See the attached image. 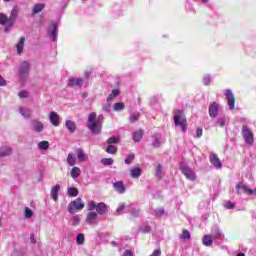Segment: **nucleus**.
Wrapping results in <instances>:
<instances>
[{
    "mask_svg": "<svg viewBox=\"0 0 256 256\" xmlns=\"http://www.w3.org/2000/svg\"><path fill=\"white\" fill-rule=\"evenodd\" d=\"M97 217H98V214L97 212H93V211H90L88 212L87 216H86V223L88 225H93L95 223H97Z\"/></svg>",
    "mask_w": 256,
    "mask_h": 256,
    "instance_id": "4468645a",
    "label": "nucleus"
},
{
    "mask_svg": "<svg viewBox=\"0 0 256 256\" xmlns=\"http://www.w3.org/2000/svg\"><path fill=\"white\" fill-rule=\"evenodd\" d=\"M180 239H182V241H189V239H191V233L189 232V230L183 229Z\"/></svg>",
    "mask_w": 256,
    "mask_h": 256,
    "instance_id": "2f4dec72",
    "label": "nucleus"
},
{
    "mask_svg": "<svg viewBox=\"0 0 256 256\" xmlns=\"http://www.w3.org/2000/svg\"><path fill=\"white\" fill-rule=\"evenodd\" d=\"M156 177H161V164L156 166Z\"/></svg>",
    "mask_w": 256,
    "mask_h": 256,
    "instance_id": "5fc2aeb1",
    "label": "nucleus"
},
{
    "mask_svg": "<svg viewBox=\"0 0 256 256\" xmlns=\"http://www.w3.org/2000/svg\"><path fill=\"white\" fill-rule=\"evenodd\" d=\"M224 95L228 101L229 110L233 111V109H235V96L233 95V91L226 89Z\"/></svg>",
    "mask_w": 256,
    "mask_h": 256,
    "instance_id": "6e6552de",
    "label": "nucleus"
},
{
    "mask_svg": "<svg viewBox=\"0 0 256 256\" xmlns=\"http://www.w3.org/2000/svg\"><path fill=\"white\" fill-rule=\"evenodd\" d=\"M90 211H93V209H96L97 215H105L109 213V209L107 208V204L100 202L96 203L95 201H91L89 203Z\"/></svg>",
    "mask_w": 256,
    "mask_h": 256,
    "instance_id": "7ed1b4c3",
    "label": "nucleus"
},
{
    "mask_svg": "<svg viewBox=\"0 0 256 256\" xmlns=\"http://www.w3.org/2000/svg\"><path fill=\"white\" fill-rule=\"evenodd\" d=\"M112 109L113 111H123L125 109V103L123 102H118V103H115L113 106H112Z\"/></svg>",
    "mask_w": 256,
    "mask_h": 256,
    "instance_id": "473e14b6",
    "label": "nucleus"
},
{
    "mask_svg": "<svg viewBox=\"0 0 256 256\" xmlns=\"http://www.w3.org/2000/svg\"><path fill=\"white\" fill-rule=\"evenodd\" d=\"M208 113L211 117V119H215L217 115H219V103L212 102L209 106Z\"/></svg>",
    "mask_w": 256,
    "mask_h": 256,
    "instance_id": "9d476101",
    "label": "nucleus"
},
{
    "mask_svg": "<svg viewBox=\"0 0 256 256\" xmlns=\"http://www.w3.org/2000/svg\"><path fill=\"white\" fill-rule=\"evenodd\" d=\"M139 114H134L130 116V123H136V121H139Z\"/></svg>",
    "mask_w": 256,
    "mask_h": 256,
    "instance_id": "a18cd8bd",
    "label": "nucleus"
},
{
    "mask_svg": "<svg viewBox=\"0 0 256 256\" xmlns=\"http://www.w3.org/2000/svg\"><path fill=\"white\" fill-rule=\"evenodd\" d=\"M49 119L54 127H59V125H61V117L57 112H50Z\"/></svg>",
    "mask_w": 256,
    "mask_h": 256,
    "instance_id": "f8f14e48",
    "label": "nucleus"
},
{
    "mask_svg": "<svg viewBox=\"0 0 256 256\" xmlns=\"http://www.w3.org/2000/svg\"><path fill=\"white\" fill-rule=\"evenodd\" d=\"M130 175L133 179H139L141 177V168L134 167L130 170Z\"/></svg>",
    "mask_w": 256,
    "mask_h": 256,
    "instance_id": "4be33fe9",
    "label": "nucleus"
},
{
    "mask_svg": "<svg viewBox=\"0 0 256 256\" xmlns=\"http://www.w3.org/2000/svg\"><path fill=\"white\" fill-rule=\"evenodd\" d=\"M84 84L85 81L83 80V78L72 77L69 79L68 87H83Z\"/></svg>",
    "mask_w": 256,
    "mask_h": 256,
    "instance_id": "ddd939ff",
    "label": "nucleus"
},
{
    "mask_svg": "<svg viewBox=\"0 0 256 256\" xmlns=\"http://www.w3.org/2000/svg\"><path fill=\"white\" fill-rule=\"evenodd\" d=\"M174 123L176 127H181L183 133L187 131V118H185L183 110L174 111Z\"/></svg>",
    "mask_w": 256,
    "mask_h": 256,
    "instance_id": "f03ea898",
    "label": "nucleus"
},
{
    "mask_svg": "<svg viewBox=\"0 0 256 256\" xmlns=\"http://www.w3.org/2000/svg\"><path fill=\"white\" fill-rule=\"evenodd\" d=\"M108 145H113L116 143H119V137L117 136H111L108 140H107Z\"/></svg>",
    "mask_w": 256,
    "mask_h": 256,
    "instance_id": "a19ab883",
    "label": "nucleus"
},
{
    "mask_svg": "<svg viewBox=\"0 0 256 256\" xmlns=\"http://www.w3.org/2000/svg\"><path fill=\"white\" fill-rule=\"evenodd\" d=\"M134 217H139V211H136V212L134 213Z\"/></svg>",
    "mask_w": 256,
    "mask_h": 256,
    "instance_id": "0e129e2a",
    "label": "nucleus"
},
{
    "mask_svg": "<svg viewBox=\"0 0 256 256\" xmlns=\"http://www.w3.org/2000/svg\"><path fill=\"white\" fill-rule=\"evenodd\" d=\"M202 136H203V129L197 128L196 129V137L199 139Z\"/></svg>",
    "mask_w": 256,
    "mask_h": 256,
    "instance_id": "864d4df0",
    "label": "nucleus"
},
{
    "mask_svg": "<svg viewBox=\"0 0 256 256\" xmlns=\"http://www.w3.org/2000/svg\"><path fill=\"white\" fill-rule=\"evenodd\" d=\"M76 155H77V159L83 163V161L87 160V154H85V152L81 149H77L76 150Z\"/></svg>",
    "mask_w": 256,
    "mask_h": 256,
    "instance_id": "b1692460",
    "label": "nucleus"
},
{
    "mask_svg": "<svg viewBox=\"0 0 256 256\" xmlns=\"http://www.w3.org/2000/svg\"><path fill=\"white\" fill-rule=\"evenodd\" d=\"M103 111L109 112L111 111V106H106L103 108Z\"/></svg>",
    "mask_w": 256,
    "mask_h": 256,
    "instance_id": "052dcab7",
    "label": "nucleus"
},
{
    "mask_svg": "<svg viewBox=\"0 0 256 256\" xmlns=\"http://www.w3.org/2000/svg\"><path fill=\"white\" fill-rule=\"evenodd\" d=\"M25 46V37H21L18 44L16 45L17 53H23V47Z\"/></svg>",
    "mask_w": 256,
    "mask_h": 256,
    "instance_id": "c85d7f7f",
    "label": "nucleus"
},
{
    "mask_svg": "<svg viewBox=\"0 0 256 256\" xmlns=\"http://www.w3.org/2000/svg\"><path fill=\"white\" fill-rule=\"evenodd\" d=\"M0 25H4V30L9 31V29L15 25V22L10 18V16L8 17L6 14L0 13Z\"/></svg>",
    "mask_w": 256,
    "mask_h": 256,
    "instance_id": "0eeeda50",
    "label": "nucleus"
},
{
    "mask_svg": "<svg viewBox=\"0 0 256 256\" xmlns=\"http://www.w3.org/2000/svg\"><path fill=\"white\" fill-rule=\"evenodd\" d=\"M67 163L70 167H75V164L77 163V158L72 153H69L67 156Z\"/></svg>",
    "mask_w": 256,
    "mask_h": 256,
    "instance_id": "bb28decb",
    "label": "nucleus"
},
{
    "mask_svg": "<svg viewBox=\"0 0 256 256\" xmlns=\"http://www.w3.org/2000/svg\"><path fill=\"white\" fill-rule=\"evenodd\" d=\"M227 124V118H225V116H220L217 120H216V125H219V127H223L224 125Z\"/></svg>",
    "mask_w": 256,
    "mask_h": 256,
    "instance_id": "c9c22d12",
    "label": "nucleus"
},
{
    "mask_svg": "<svg viewBox=\"0 0 256 256\" xmlns=\"http://www.w3.org/2000/svg\"><path fill=\"white\" fill-rule=\"evenodd\" d=\"M122 256H133V251L125 250Z\"/></svg>",
    "mask_w": 256,
    "mask_h": 256,
    "instance_id": "4d7b16f0",
    "label": "nucleus"
},
{
    "mask_svg": "<svg viewBox=\"0 0 256 256\" xmlns=\"http://www.w3.org/2000/svg\"><path fill=\"white\" fill-rule=\"evenodd\" d=\"M85 208V203H83V200L81 198H77L76 200L72 201L68 205V213L73 215L75 211H81V209Z\"/></svg>",
    "mask_w": 256,
    "mask_h": 256,
    "instance_id": "423d86ee",
    "label": "nucleus"
},
{
    "mask_svg": "<svg viewBox=\"0 0 256 256\" xmlns=\"http://www.w3.org/2000/svg\"><path fill=\"white\" fill-rule=\"evenodd\" d=\"M113 187L117 193H125V184H123V181L115 182Z\"/></svg>",
    "mask_w": 256,
    "mask_h": 256,
    "instance_id": "aec40b11",
    "label": "nucleus"
},
{
    "mask_svg": "<svg viewBox=\"0 0 256 256\" xmlns=\"http://www.w3.org/2000/svg\"><path fill=\"white\" fill-rule=\"evenodd\" d=\"M38 148L42 151H47L49 149V142L48 141H41L38 143Z\"/></svg>",
    "mask_w": 256,
    "mask_h": 256,
    "instance_id": "e433bc0d",
    "label": "nucleus"
},
{
    "mask_svg": "<svg viewBox=\"0 0 256 256\" xmlns=\"http://www.w3.org/2000/svg\"><path fill=\"white\" fill-rule=\"evenodd\" d=\"M224 207H226V209H233L235 207V203H233V202H226L224 204Z\"/></svg>",
    "mask_w": 256,
    "mask_h": 256,
    "instance_id": "603ef678",
    "label": "nucleus"
},
{
    "mask_svg": "<svg viewBox=\"0 0 256 256\" xmlns=\"http://www.w3.org/2000/svg\"><path fill=\"white\" fill-rule=\"evenodd\" d=\"M180 171L189 181H197V174L189 166L181 164Z\"/></svg>",
    "mask_w": 256,
    "mask_h": 256,
    "instance_id": "39448f33",
    "label": "nucleus"
},
{
    "mask_svg": "<svg viewBox=\"0 0 256 256\" xmlns=\"http://www.w3.org/2000/svg\"><path fill=\"white\" fill-rule=\"evenodd\" d=\"M45 9V4H34L33 6V15H38V13H41Z\"/></svg>",
    "mask_w": 256,
    "mask_h": 256,
    "instance_id": "cd10ccee",
    "label": "nucleus"
},
{
    "mask_svg": "<svg viewBox=\"0 0 256 256\" xmlns=\"http://www.w3.org/2000/svg\"><path fill=\"white\" fill-rule=\"evenodd\" d=\"M101 163H102V165H104V167H107L109 165H113L114 160H113V158H102Z\"/></svg>",
    "mask_w": 256,
    "mask_h": 256,
    "instance_id": "4c0bfd02",
    "label": "nucleus"
},
{
    "mask_svg": "<svg viewBox=\"0 0 256 256\" xmlns=\"http://www.w3.org/2000/svg\"><path fill=\"white\" fill-rule=\"evenodd\" d=\"M213 236L211 234H206L202 238V243L205 245V247H211L213 245Z\"/></svg>",
    "mask_w": 256,
    "mask_h": 256,
    "instance_id": "6ab92c4d",
    "label": "nucleus"
},
{
    "mask_svg": "<svg viewBox=\"0 0 256 256\" xmlns=\"http://www.w3.org/2000/svg\"><path fill=\"white\" fill-rule=\"evenodd\" d=\"M31 241L33 244L37 243V240H35V236L34 235H31Z\"/></svg>",
    "mask_w": 256,
    "mask_h": 256,
    "instance_id": "680f3d73",
    "label": "nucleus"
},
{
    "mask_svg": "<svg viewBox=\"0 0 256 256\" xmlns=\"http://www.w3.org/2000/svg\"><path fill=\"white\" fill-rule=\"evenodd\" d=\"M32 217H33V210H31V208H26L25 209V218L31 219Z\"/></svg>",
    "mask_w": 256,
    "mask_h": 256,
    "instance_id": "c03bdc74",
    "label": "nucleus"
},
{
    "mask_svg": "<svg viewBox=\"0 0 256 256\" xmlns=\"http://www.w3.org/2000/svg\"><path fill=\"white\" fill-rule=\"evenodd\" d=\"M79 175H81V169L79 167L75 166L70 170V177H72V179H77Z\"/></svg>",
    "mask_w": 256,
    "mask_h": 256,
    "instance_id": "393cba45",
    "label": "nucleus"
},
{
    "mask_svg": "<svg viewBox=\"0 0 256 256\" xmlns=\"http://www.w3.org/2000/svg\"><path fill=\"white\" fill-rule=\"evenodd\" d=\"M68 195L69 197H77L79 195V189L72 187L68 189Z\"/></svg>",
    "mask_w": 256,
    "mask_h": 256,
    "instance_id": "72a5a7b5",
    "label": "nucleus"
},
{
    "mask_svg": "<svg viewBox=\"0 0 256 256\" xmlns=\"http://www.w3.org/2000/svg\"><path fill=\"white\" fill-rule=\"evenodd\" d=\"M163 213H165V211H164V210H161V215H163Z\"/></svg>",
    "mask_w": 256,
    "mask_h": 256,
    "instance_id": "774afa93",
    "label": "nucleus"
},
{
    "mask_svg": "<svg viewBox=\"0 0 256 256\" xmlns=\"http://www.w3.org/2000/svg\"><path fill=\"white\" fill-rule=\"evenodd\" d=\"M65 126H66V129H68V131H70V133H75V131L77 130V125L75 124V122H73L71 120H67L65 122Z\"/></svg>",
    "mask_w": 256,
    "mask_h": 256,
    "instance_id": "412c9836",
    "label": "nucleus"
},
{
    "mask_svg": "<svg viewBox=\"0 0 256 256\" xmlns=\"http://www.w3.org/2000/svg\"><path fill=\"white\" fill-rule=\"evenodd\" d=\"M92 73H93V69L86 70L84 72V75H85L86 79H89V77H91Z\"/></svg>",
    "mask_w": 256,
    "mask_h": 256,
    "instance_id": "6e6d98bb",
    "label": "nucleus"
},
{
    "mask_svg": "<svg viewBox=\"0 0 256 256\" xmlns=\"http://www.w3.org/2000/svg\"><path fill=\"white\" fill-rule=\"evenodd\" d=\"M250 195H256V188L254 190H252Z\"/></svg>",
    "mask_w": 256,
    "mask_h": 256,
    "instance_id": "e2e57ef3",
    "label": "nucleus"
},
{
    "mask_svg": "<svg viewBox=\"0 0 256 256\" xmlns=\"http://www.w3.org/2000/svg\"><path fill=\"white\" fill-rule=\"evenodd\" d=\"M119 89H114L112 90L111 94H109V96L107 97V102L111 103V101H113V99H115V97H119Z\"/></svg>",
    "mask_w": 256,
    "mask_h": 256,
    "instance_id": "c756f323",
    "label": "nucleus"
},
{
    "mask_svg": "<svg viewBox=\"0 0 256 256\" xmlns=\"http://www.w3.org/2000/svg\"><path fill=\"white\" fill-rule=\"evenodd\" d=\"M29 67H31V64H29V62L23 61L21 63L20 68H19V75H20L21 79L27 77V75L29 74Z\"/></svg>",
    "mask_w": 256,
    "mask_h": 256,
    "instance_id": "1a4fd4ad",
    "label": "nucleus"
},
{
    "mask_svg": "<svg viewBox=\"0 0 256 256\" xmlns=\"http://www.w3.org/2000/svg\"><path fill=\"white\" fill-rule=\"evenodd\" d=\"M18 95H19L20 99H25V98L29 97V93H27V91H25V90L20 91Z\"/></svg>",
    "mask_w": 256,
    "mask_h": 256,
    "instance_id": "09e8293b",
    "label": "nucleus"
},
{
    "mask_svg": "<svg viewBox=\"0 0 256 256\" xmlns=\"http://www.w3.org/2000/svg\"><path fill=\"white\" fill-rule=\"evenodd\" d=\"M50 35L54 41L57 39V28L56 27L53 28Z\"/></svg>",
    "mask_w": 256,
    "mask_h": 256,
    "instance_id": "8fccbe9b",
    "label": "nucleus"
},
{
    "mask_svg": "<svg viewBox=\"0 0 256 256\" xmlns=\"http://www.w3.org/2000/svg\"><path fill=\"white\" fill-rule=\"evenodd\" d=\"M12 151L9 147H4L0 149V157H9L11 155Z\"/></svg>",
    "mask_w": 256,
    "mask_h": 256,
    "instance_id": "7c9ffc66",
    "label": "nucleus"
},
{
    "mask_svg": "<svg viewBox=\"0 0 256 256\" xmlns=\"http://www.w3.org/2000/svg\"><path fill=\"white\" fill-rule=\"evenodd\" d=\"M18 16H19V6H14L12 8V11H11V14H10V18H11L12 22L15 23Z\"/></svg>",
    "mask_w": 256,
    "mask_h": 256,
    "instance_id": "a878e982",
    "label": "nucleus"
},
{
    "mask_svg": "<svg viewBox=\"0 0 256 256\" xmlns=\"http://www.w3.org/2000/svg\"><path fill=\"white\" fill-rule=\"evenodd\" d=\"M202 3H209V0H202Z\"/></svg>",
    "mask_w": 256,
    "mask_h": 256,
    "instance_id": "338daca9",
    "label": "nucleus"
},
{
    "mask_svg": "<svg viewBox=\"0 0 256 256\" xmlns=\"http://www.w3.org/2000/svg\"><path fill=\"white\" fill-rule=\"evenodd\" d=\"M134 159H135V154H129L124 160V163H126V165H131Z\"/></svg>",
    "mask_w": 256,
    "mask_h": 256,
    "instance_id": "79ce46f5",
    "label": "nucleus"
},
{
    "mask_svg": "<svg viewBox=\"0 0 256 256\" xmlns=\"http://www.w3.org/2000/svg\"><path fill=\"white\" fill-rule=\"evenodd\" d=\"M76 242L78 245H83V243H85V236L83 234H78L76 237Z\"/></svg>",
    "mask_w": 256,
    "mask_h": 256,
    "instance_id": "37998d69",
    "label": "nucleus"
},
{
    "mask_svg": "<svg viewBox=\"0 0 256 256\" xmlns=\"http://www.w3.org/2000/svg\"><path fill=\"white\" fill-rule=\"evenodd\" d=\"M243 191L244 193H247V195H251V193H253V189H250L249 187H247V185L243 184V183H238L236 185V191L238 194H240V191Z\"/></svg>",
    "mask_w": 256,
    "mask_h": 256,
    "instance_id": "2eb2a0df",
    "label": "nucleus"
},
{
    "mask_svg": "<svg viewBox=\"0 0 256 256\" xmlns=\"http://www.w3.org/2000/svg\"><path fill=\"white\" fill-rule=\"evenodd\" d=\"M159 137L157 135H153L152 136V147H154L155 149L159 148Z\"/></svg>",
    "mask_w": 256,
    "mask_h": 256,
    "instance_id": "ea45409f",
    "label": "nucleus"
},
{
    "mask_svg": "<svg viewBox=\"0 0 256 256\" xmlns=\"http://www.w3.org/2000/svg\"><path fill=\"white\" fill-rule=\"evenodd\" d=\"M242 137H243L246 145H249L250 147H251V145H253V143H255V138L253 136V132L251 131V129H249V126H247V125L242 126Z\"/></svg>",
    "mask_w": 256,
    "mask_h": 256,
    "instance_id": "20e7f679",
    "label": "nucleus"
},
{
    "mask_svg": "<svg viewBox=\"0 0 256 256\" xmlns=\"http://www.w3.org/2000/svg\"><path fill=\"white\" fill-rule=\"evenodd\" d=\"M132 139L134 143H139L143 139V129H139L133 132Z\"/></svg>",
    "mask_w": 256,
    "mask_h": 256,
    "instance_id": "a211bd4d",
    "label": "nucleus"
},
{
    "mask_svg": "<svg viewBox=\"0 0 256 256\" xmlns=\"http://www.w3.org/2000/svg\"><path fill=\"white\" fill-rule=\"evenodd\" d=\"M20 113L22 117H25V119H29V117H31V110L29 109L20 108Z\"/></svg>",
    "mask_w": 256,
    "mask_h": 256,
    "instance_id": "f704fd0d",
    "label": "nucleus"
},
{
    "mask_svg": "<svg viewBox=\"0 0 256 256\" xmlns=\"http://www.w3.org/2000/svg\"><path fill=\"white\" fill-rule=\"evenodd\" d=\"M104 121L105 117L103 115L97 116L96 112L88 114L87 127L89 131H91L92 135H101Z\"/></svg>",
    "mask_w": 256,
    "mask_h": 256,
    "instance_id": "f257e3e1",
    "label": "nucleus"
},
{
    "mask_svg": "<svg viewBox=\"0 0 256 256\" xmlns=\"http://www.w3.org/2000/svg\"><path fill=\"white\" fill-rule=\"evenodd\" d=\"M210 163L215 169H221L223 167V162H221V159L215 153L210 154Z\"/></svg>",
    "mask_w": 256,
    "mask_h": 256,
    "instance_id": "9b49d317",
    "label": "nucleus"
},
{
    "mask_svg": "<svg viewBox=\"0 0 256 256\" xmlns=\"http://www.w3.org/2000/svg\"><path fill=\"white\" fill-rule=\"evenodd\" d=\"M237 256H245V253H239Z\"/></svg>",
    "mask_w": 256,
    "mask_h": 256,
    "instance_id": "69168bd1",
    "label": "nucleus"
},
{
    "mask_svg": "<svg viewBox=\"0 0 256 256\" xmlns=\"http://www.w3.org/2000/svg\"><path fill=\"white\" fill-rule=\"evenodd\" d=\"M125 207H126L125 203H121V204L118 206V208L116 209L117 213H122V211L125 210Z\"/></svg>",
    "mask_w": 256,
    "mask_h": 256,
    "instance_id": "3c124183",
    "label": "nucleus"
},
{
    "mask_svg": "<svg viewBox=\"0 0 256 256\" xmlns=\"http://www.w3.org/2000/svg\"><path fill=\"white\" fill-rule=\"evenodd\" d=\"M32 124H33L34 130H36L37 133H41V131H43V129H45V126L40 121L33 120Z\"/></svg>",
    "mask_w": 256,
    "mask_h": 256,
    "instance_id": "5701e85b",
    "label": "nucleus"
},
{
    "mask_svg": "<svg viewBox=\"0 0 256 256\" xmlns=\"http://www.w3.org/2000/svg\"><path fill=\"white\" fill-rule=\"evenodd\" d=\"M72 223L73 225H79V223H81V218H79V216H73Z\"/></svg>",
    "mask_w": 256,
    "mask_h": 256,
    "instance_id": "49530a36",
    "label": "nucleus"
},
{
    "mask_svg": "<svg viewBox=\"0 0 256 256\" xmlns=\"http://www.w3.org/2000/svg\"><path fill=\"white\" fill-rule=\"evenodd\" d=\"M5 85H7V81L4 80L0 75V87H5Z\"/></svg>",
    "mask_w": 256,
    "mask_h": 256,
    "instance_id": "13d9d810",
    "label": "nucleus"
},
{
    "mask_svg": "<svg viewBox=\"0 0 256 256\" xmlns=\"http://www.w3.org/2000/svg\"><path fill=\"white\" fill-rule=\"evenodd\" d=\"M212 236L213 241H217V239H223V232L218 227H214L210 234Z\"/></svg>",
    "mask_w": 256,
    "mask_h": 256,
    "instance_id": "dca6fc26",
    "label": "nucleus"
},
{
    "mask_svg": "<svg viewBox=\"0 0 256 256\" xmlns=\"http://www.w3.org/2000/svg\"><path fill=\"white\" fill-rule=\"evenodd\" d=\"M106 153H109L110 155H115L117 153L116 146L110 144L106 149Z\"/></svg>",
    "mask_w": 256,
    "mask_h": 256,
    "instance_id": "58836bf2",
    "label": "nucleus"
},
{
    "mask_svg": "<svg viewBox=\"0 0 256 256\" xmlns=\"http://www.w3.org/2000/svg\"><path fill=\"white\" fill-rule=\"evenodd\" d=\"M161 252L159 250H155L150 256H160Z\"/></svg>",
    "mask_w": 256,
    "mask_h": 256,
    "instance_id": "bf43d9fd",
    "label": "nucleus"
},
{
    "mask_svg": "<svg viewBox=\"0 0 256 256\" xmlns=\"http://www.w3.org/2000/svg\"><path fill=\"white\" fill-rule=\"evenodd\" d=\"M203 83H204V85H209V83H211V76L210 75H205L203 77Z\"/></svg>",
    "mask_w": 256,
    "mask_h": 256,
    "instance_id": "de8ad7c7",
    "label": "nucleus"
},
{
    "mask_svg": "<svg viewBox=\"0 0 256 256\" xmlns=\"http://www.w3.org/2000/svg\"><path fill=\"white\" fill-rule=\"evenodd\" d=\"M59 189H61V186L59 184L55 185L51 189L50 195H51V199H53V201H57V199H59Z\"/></svg>",
    "mask_w": 256,
    "mask_h": 256,
    "instance_id": "f3484780",
    "label": "nucleus"
}]
</instances>
